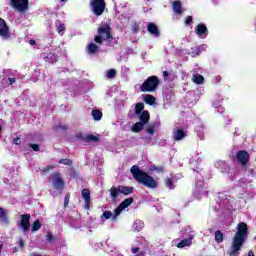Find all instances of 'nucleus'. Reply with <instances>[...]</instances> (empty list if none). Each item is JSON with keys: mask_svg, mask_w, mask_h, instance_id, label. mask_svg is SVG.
Returning a JSON list of instances; mask_svg holds the SVG:
<instances>
[{"mask_svg": "<svg viewBox=\"0 0 256 256\" xmlns=\"http://www.w3.org/2000/svg\"><path fill=\"white\" fill-rule=\"evenodd\" d=\"M140 29L139 23L133 22L132 23V33H137Z\"/></svg>", "mask_w": 256, "mask_h": 256, "instance_id": "40", "label": "nucleus"}, {"mask_svg": "<svg viewBox=\"0 0 256 256\" xmlns=\"http://www.w3.org/2000/svg\"><path fill=\"white\" fill-rule=\"evenodd\" d=\"M111 219V217H113V212L111 211H105L103 212L102 216H101V219Z\"/></svg>", "mask_w": 256, "mask_h": 256, "instance_id": "38", "label": "nucleus"}, {"mask_svg": "<svg viewBox=\"0 0 256 256\" xmlns=\"http://www.w3.org/2000/svg\"><path fill=\"white\" fill-rule=\"evenodd\" d=\"M174 141H182V139H185L187 137V133L182 128L177 129L174 134Z\"/></svg>", "mask_w": 256, "mask_h": 256, "instance_id": "17", "label": "nucleus"}, {"mask_svg": "<svg viewBox=\"0 0 256 256\" xmlns=\"http://www.w3.org/2000/svg\"><path fill=\"white\" fill-rule=\"evenodd\" d=\"M194 31L198 37H201L202 39H205L209 35V29L207 28V25L204 23H199L195 28Z\"/></svg>", "mask_w": 256, "mask_h": 256, "instance_id": "11", "label": "nucleus"}, {"mask_svg": "<svg viewBox=\"0 0 256 256\" xmlns=\"http://www.w3.org/2000/svg\"><path fill=\"white\" fill-rule=\"evenodd\" d=\"M3 251V244H0V253Z\"/></svg>", "mask_w": 256, "mask_h": 256, "instance_id": "56", "label": "nucleus"}, {"mask_svg": "<svg viewBox=\"0 0 256 256\" xmlns=\"http://www.w3.org/2000/svg\"><path fill=\"white\" fill-rule=\"evenodd\" d=\"M0 221L4 225H9V210L0 207Z\"/></svg>", "mask_w": 256, "mask_h": 256, "instance_id": "15", "label": "nucleus"}, {"mask_svg": "<svg viewBox=\"0 0 256 256\" xmlns=\"http://www.w3.org/2000/svg\"><path fill=\"white\" fill-rule=\"evenodd\" d=\"M67 129H69V127L67 125H58L56 127V130L59 131V130H62V131H67Z\"/></svg>", "mask_w": 256, "mask_h": 256, "instance_id": "43", "label": "nucleus"}, {"mask_svg": "<svg viewBox=\"0 0 256 256\" xmlns=\"http://www.w3.org/2000/svg\"><path fill=\"white\" fill-rule=\"evenodd\" d=\"M150 171H156V173H164L165 167H164V166H155V165H152V166L150 167Z\"/></svg>", "mask_w": 256, "mask_h": 256, "instance_id": "33", "label": "nucleus"}, {"mask_svg": "<svg viewBox=\"0 0 256 256\" xmlns=\"http://www.w3.org/2000/svg\"><path fill=\"white\" fill-rule=\"evenodd\" d=\"M85 135H83L82 133L76 134V139H80V141H84L85 143Z\"/></svg>", "mask_w": 256, "mask_h": 256, "instance_id": "46", "label": "nucleus"}, {"mask_svg": "<svg viewBox=\"0 0 256 256\" xmlns=\"http://www.w3.org/2000/svg\"><path fill=\"white\" fill-rule=\"evenodd\" d=\"M146 30L150 35H153L154 37H160L161 32L159 31V27H157V24L153 22H149L146 26Z\"/></svg>", "mask_w": 256, "mask_h": 256, "instance_id": "14", "label": "nucleus"}, {"mask_svg": "<svg viewBox=\"0 0 256 256\" xmlns=\"http://www.w3.org/2000/svg\"><path fill=\"white\" fill-rule=\"evenodd\" d=\"M193 237V235H190L189 238L181 240V242L177 244L178 249H183V247H191V245H193Z\"/></svg>", "mask_w": 256, "mask_h": 256, "instance_id": "16", "label": "nucleus"}, {"mask_svg": "<svg viewBox=\"0 0 256 256\" xmlns=\"http://www.w3.org/2000/svg\"><path fill=\"white\" fill-rule=\"evenodd\" d=\"M157 87H159V77L149 76L140 86V91L142 93H153L157 90Z\"/></svg>", "mask_w": 256, "mask_h": 256, "instance_id": "4", "label": "nucleus"}, {"mask_svg": "<svg viewBox=\"0 0 256 256\" xmlns=\"http://www.w3.org/2000/svg\"><path fill=\"white\" fill-rule=\"evenodd\" d=\"M172 9L176 15L183 14V6L181 5V1H174L172 4Z\"/></svg>", "mask_w": 256, "mask_h": 256, "instance_id": "19", "label": "nucleus"}, {"mask_svg": "<svg viewBox=\"0 0 256 256\" xmlns=\"http://www.w3.org/2000/svg\"><path fill=\"white\" fill-rule=\"evenodd\" d=\"M18 245L21 247V249H23V247H25V241H23V239H19Z\"/></svg>", "mask_w": 256, "mask_h": 256, "instance_id": "48", "label": "nucleus"}, {"mask_svg": "<svg viewBox=\"0 0 256 256\" xmlns=\"http://www.w3.org/2000/svg\"><path fill=\"white\" fill-rule=\"evenodd\" d=\"M106 77H108V79H115V77H117V71L115 69L108 70Z\"/></svg>", "mask_w": 256, "mask_h": 256, "instance_id": "35", "label": "nucleus"}, {"mask_svg": "<svg viewBox=\"0 0 256 256\" xmlns=\"http://www.w3.org/2000/svg\"><path fill=\"white\" fill-rule=\"evenodd\" d=\"M247 235H249V228L247 227V223L240 222L237 225V231L232 239L231 250L228 252L229 256H239L241 251V247L245 244V240L247 239Z\"/></svg>", "mask_w": 256, "mask_h": 256, "instance_id": "1", "label": "nucleus"}, {"mask_svg": "<svg viewBox=\"0 0 256 256\" xmlns=\"http://www.w3.org/2000/svg\"><path fill=\"white\" fill-rule=\"evenodd\" d=\"M89 5L93 15H96V17H101L107 7L105 0H90Z\"/></svg>", "mask_w": 256, "mask_h": 256, "instance_id": "5", "label": "nucleus"}, {"mask_svg": "<svg viewBox=\"0 0 256 256\" xmlns=\"http://www.w3.org/2000/svg\"><path fill=\"white\" fill-rule=\"evenodd\" d=\"M92 117H93L94 121H101V119L103 118V112H101V110H99V109H93Z\"/></svg>", "mask_w": 256, "mask_h": 256, "instance_id": "25", "label": "nucleus"}, {"mask_svg": "<svg viewBox=\"0 0 256 256\" xmlns=\"http://www.w3.org/2000/svg\"><path fill=\"white\" fill-rule=\"evenodd\" d=\"M163 75L165 78L169 77V72L168 71H163Z\"/></svg>", "mask_w": 256, "mask_h": 256, "instance_id": "53", "label": "nucleus"}, {"mask_svg": "<svg viewBox=\"0 0 256 256\" xmlns=\"http://www.w3.org/2000/svg\"><path fill=\"white\" fill-rule=\"evenodd\" d=\"M217 79H221V76H217Z\"/></svg>", "mask_w": 256, "mask_h": 256, "instance_id": "58", "label": "nucleus"}, {"mask_svg": "<svg viewBox=\"0 0 256 256\" xmlns=\"http://www.w3.org/2000/svg\"><path fill=\"white\" fill-rule=\"evenodd\" d=\"M46 237V241H48V243H51V241L55 240V236L53 235V233H48Z\"/></svg>", "mask_w": 256, "mask_h": 256, "instance_id": "42", "label": "nucleus"}, {"mask_svg": "<svg viewBox=\"0 0 256 256\" xmlns=\"http://www.w3.org/2000/svg\"><path fill=\"white\" fill-rule=\"evenodd\" d=\"M29 43L30 45H37V42L35 40H30Z\"/></svg>", "mask_w": 256, "mask_h": 256, "instance_id": "55", "label": "nucleus"}, {"mask_svg": "<svg viewBox=\"0 0 256 256\" xmlns=\"http://www.w3.org/2000/svg\"><path fill=\"white\" fill-rule=\"evenodd\" d=\"M125 211L120 205L114 210V217H119L121 215V212Z\"/></svg>", "mask_w": 256, "mask_h": 256, "instance_id": "39", "label": "nucleus"}, {"mask_svg": "<svg viewBox=\"0 0 256 256\" xmlns=\"http://www.w3.org/2000/svg\"><path fill=\"white\" fill-rule=\"evenodd\" d=\"M155 129H157V122H153L146 128L148 135H155Z\"/></svg>", "mask_w": 256, "mask_h": 256, "instance_id": "28", "label": "nucleus"}, {"mask_svg": "<svg viewBox=\"0 0 256 256\" xmlns=\"http://www.w3.org/2000/svg\"><path fill=\"white\" fill-rule=\"evenodd\" d=\"M10 5L15 11L25 13L29 9V0H10Z\"/></svg>", "mask_w": 256, "mask_h": 256, "instance_id": "7", "label": "nucleus"}, {"mask_svg": "<svg viewBox=\"0 0 256 256\" xmlns=\"http://www.w3.org/2000/svg\"><path fill=\"white\" fill-rule=\"evenodd\" d=\"M191 23H193V16H188V17L185 19V24H186V25H191Z\"/></svg>", "mask_w": 256, "mask_h": 256, "instance_id": "45", "label": "nucleus"}, {"mask_svg": "<svg viewBox=\"0 0 256 256\" xmlns=\"http://www.w3.org/2000/svg\"><path fill=\"white\" fill-rule=\"evenodd\" d=\"M145 127V124H143L142 122H136L132 127H131V131L133 133H141V131H143Z\"/></svg>", "mask_w": 256, "mask_h": 256, "instance_id": "22", "label": "nucleus"}, {"mask_svg": "<svg viewBox=\"0 0 256 256\" xmlns=\"http://www.w3.org/2000/svg\"><path fill=\"white\" fill-rule=\"evenodd\" d=\"M58 163L60 165H67L68 167H71V165H73V160L69 158H65V159H60Z\"/></svg>", "mask_w": 256, "mask_h": 256, "instance_id": "32", "label": "nucleus"}, {"mask_svg": "<svg viewBox=\"0 0 256 256\" xmlns=\"http://www.w3.org/2000/svg\"><path fill=\"white\" fill-rule=\"evenodd\" d=\"M204 81L205 78L203 77V75H197L194 77V83H196L197 85L203 84Z\"/></svg>", "mask_w": 256, "mask_h": 256, "instance_id": "37", "label": "nucleus"}, {"mask_svg": "<svg viewBox=\"0 0 256 256\" xmlns=\"http://www.w3.org/2000/svg\"><path fill=\"white\" fill-rule=\"evenodd\" d=\"M31 214H22L20 220V226L22 227L23 231H29L31 229Z\"/></svg>", "mask_w": 256, "mask_h": 256, "instance_id": "12", "label": "nucleus"}, {"mask_svg": "<svg viewBox=\"0 0 256 256\" xmlns=\"http://www.w3.org/2000/svg\"><path fill=\"white\" fill-rule=\"evenodd\" d=\"M82 199H84L85 209H91V191L87 188L82 189Z\"/></svg>", "mask_w": 256, "mask_h": 256, "instance_id": "13", "label": "nucleus"}, {"mask_svg": "<svg viewBox=\"0 0 256 256\" xmlns=\"http://www.w3.org/2000/svg\"><path fill=\"white\" fill-rule=\"evenodd\" d=\"M46 60L51 61L52 63H57V55H55L53 53H49L46 56Z\"/></svg>", "mask_w": 256, "mask_h": 256, "instance_id": "36", "label": "nucleus"}, {"mask_svg": "<svg viewBox=\"0 0 256 256\" xmlns=\"http://www.w3.org/2000/svg\"><path fill=\"white\" fill-rule=\"evenodd\" d=\"M189 55H191V57H198V55H201V48L199 46L192 47Z\"/></svg>", "mask_w": 256, "mask_h": 256, "instance_id": "30", "label": "nucleus"}, {"mask_svg": "<svg viewBox=\"0 0 256 256\" xmlns=\"http://www.w3.org/2000/svg\"><path fill=\"white\" fill-rule=\"evenodd\" d=\"M236 159L240 163V165L245 166L247 163H249V160L251 159V155H249V152L246 150H240L236 154Z\"/></svg>", "mask_w": 256, "mask_h": 256, "instance_id": "10", "label": "nucleus"}, {"mask_svg": "<svg viewBox=\"0 0 256 256\" xmlns=\"http://www.w3.org/2000/svg\"><path fill=\"white\" fill-rule=\"evenodd\" d=\"M155 101L156 98L153 95L148 94L144 97V103L147 105H155Z\"/></svg>", "mask_w": 256, "mask_h": 256, "instance_id": "31", "label": "nucleus"}, {"mask_svg": "<svg viewBox=\"0 0 256 256\" xmlns=\"http://www.w3.org/2000/svg\"><path fill=\"white\" fill-rule=\"evenodd\" d=\"M143 109H145V104L143 102L136 103L135 115H141L143 112Z\"/></svg>", "mask_w": 256, "mask_h": 256, "instance_id": "29", "label": "nucleus"}, {"mask_svg": "<svg viewBox=\"0 0 256 256\" xmlns=\"http://www.w3.org/2000/svg\"><path fill=\"white\" fill-rule=\"evenodd\" d=\"M99 136H95L93 134H87L85 136V143H99Z\"/></svg>", "mask_w": 256, "mask_h": 256, "instance_id": "24", "label": "nucleus"}, {"mask_svg": "<svg viewBox=\"0 0 256 256\" xmlns=\"http://www.w3.org/2000/svg\"><path fill=\"white\" fill-rule=\"evenodd\" d=\"M53 168H54L53 166L45 167V168H43V172H44V173H49V170H50V169H53Z\"/></svg>", "mask_w": 256, "mask_h": 256, "instance_id": "51", "label": "nucleus"}, {"mask_svg": "<svg viewBox=\"0 0 256 256\" xmlns=\"http://www.w3.org/2000/svg\"><path fill=\"white\" fill-rule=\"evenodd\" d=\"M3 131V126L0 125V133Z\"/></svg>", "mask_w": 256, "mask_h": 256, "instance_id": "57", "label": "nucleus"}, {"mask_svg": "<svg viewBox=\"0 0 256 256\" xmlns=\"http://www.w3.org/2000/svg\"><path fill=\"white\" fill-rule=\"evenodd\" d=\"M130 173L132 174L133 179L147 187L148 189H157L159 187V183L153 176L148 175L147 172L139 169L138 165H133L130 169Z\"/></svg>", "mask_w": 256, "mask_h": 256, "instance_id": "2", "label": "nucleus"}, {"mask_svg": "<svg viewBox=\"0 0 256 256\" xmlns=\"http://www.w3.org/2000/svg\"><path fill=\"white\" fill-rule=\"evenodd\" d=\"M28 147H30L32 149V151H40V147L39 144H33V143H29Z\"/></svg>", "mask_w": 256, "mask_h": 256, "instance_id": "41", "label": "nucleus"}, {"mask_svg": "<svg viewBox=\"0 0 256 256\" xmlns=\"http://www.w3.org/2000/svg\"><path fill=\"white\" fill-rule=\"evenodd\" d=\"M97 33L98 35L94 36V41L97 45H103V41H113L110 24L101 23L97 28Z\"/></svg>", "mask_w": 256, "mask_h": 256, "instance_id": "3", "label": "nucleus"}, {"mask_svg": "<svg viewBox=\"0 0 256 256\" xmlns=\"http://www.w3.org/2000/svg\"><path fill=\"white\" fill-rule=\"evenodd\" d=\"M214 239L216 243L219 245L223 243V241H225V235L223 234V232H221V230H217L215 231Z\"/></svg>", "mask_w": 256, "mask_h": 256, "instance_id": "21", "label": "nucleus"}, {"mask_svg": "<svg viewBox=\"0 0 256 256\" xmlns=\"http://www.w3.org/2000/svg\"><path fill=\"white\" fill-rule=\"evenodd\" d=\"M131 252L135 255L137 253H139V247H132L131 248Z\"/></svg>", "mask_w": 256, "mask_h": 256, "instance_id": "49", "label": "nucleus"}, {"mask_svg": "<svg viewBox=\"0 0 256 256\" xmlns=\"http://www.w3.org/2000/svg\"><path fill=\"white\" fill-rule=\"evenodd\" d=\"M135 188L133 186H123L119 185L118 187L113 186L110 188V196L112 199H117L119 195H131L133 194Z\"/></svg>", "mask_w": 256, "mask_h": 256, "instance_id": "6", "label": "nucleus"}, {"mask_svg": "<svg viewBox=\"0 0 256 256\" xmlns=\"http://www.w3.org/2000/svg\"><path fill=\"white\" fill-rule=\"evenodd\" d=\"M13 144L14 145H21V138L20 137H16L13 139Z\"/></svg>", "mask_w": 256, "mask_h": 256, "instance_id": "47", "label": "nucleus"}, {"mask_svg": "<svg viewBox=\"0 0 256 256\" xmlns=\"http://www.w3.org/2000/svg\"><path fill=\"white\" fill-rule=\"evenodd\" d=\"M52 187H54L56 191H62V189H65V180L61 178V173L54 172L52 174Z\"/></svg>", "mask_w": 256, "mask_h": 256, "instance_id": "8", "label": "nucleus"}, {"mask_svg": "<svg viewBox=\"0 0 256 256\" xmlns=\"http://www.w3.org/2000/svg\"><path fill=\"white\" fill-rule=\"evenodd\" d=\"M88 55H96L99 52V46L95 43H89L86 47Z\"/></svg>", "mask_w": 256, "mask_h": 256, "instance_id": "18", "label": "nucleus"}, {"mask_svg": "<svg viewBox=\"0 0 256 256\" xmlns=\"http://www.w3.org/2000/svg\"><path fill=\"white\" fill-rule=\"evenodd\" d=\"M58 23V28H57V33L63 37V35H65V31L67 29V27L65 26V23H61L60 20H57Z\"/></svg>", "mask_w": 256, "mask_h": 256, "instance_id": "26", "label": "nucleus"}, {"mask_svg": "<svg viewBox=\"0 0 256 256\" xmlns=\"http://www.w3.org/2000/svg\"><path fill=\"white\" fill-rule=\"evenodd\" d=\"M60 1H62V2H63V1H67V0H60Z\"/></svg>", "mask_w": 256, "mask_h": 256, "instance_id": "59", "label": "nucleus"}, {"mask_svg": "<svg viewBox=\"0 0 256 256\" xmlns=\"http://www.w3.org/2000/svg\"><path fill=\"white\" fill-rule=\"evenodd\" d=\"M140 123H143V125H147L149 123V119H151V114H149V111L144 110L141 114H139Z\"/></svg>", "mask_w": 256, "mask_h": 256, "instance_id": "20", "label": "nucleus"}, {"mask_svg": "<svg viewBox=\"0 0 256 256\" xmlns=\"http://www.w3.org/2000/svg\"><path fill=\"white\" fill-rule=\"evenodd\" d=\"M135 203V199L133 197L124 199L119 205L125 210L130 205H133Z\"/></svg>", "mask_w": 256, "mask_h": 256, "instance_id": "23", "label": "nucleus"}, {"mask_svg": "<svg viewBox=\"0 0 256 256\" xmlns=\"http://www.w3.org/2000/svg\"><path fill=\"white\" fill-rule=\"evenodd\" d=\"M165 186L172 191L173 189H175V183L173 182V178L172 177H167L164 181Z\"/></svg>", "mask_w": 256, "mask_h": 256, "instance_id": "27", "label": "nucleus"}, {"mask_svg": "<svg viewBox=\"0 0 256 256\" xmlns=\"http://www.w3.org/2000/svg\"><path fill=\"white\" fill-rule=\"evenodd\" d=\"M8 81H9V85H14V83L17 82L15 78H8Z\"/></svg>", "mask_w": 256, "mask_h": 256, "instance_id": "50", "label": "nucleus"}, {"mask_svg": "<svg viewBox=\"0 0 256 256\" xmlns=\"http://www.w3.org/2000/svg\"><path fill=\"white\" fill-rule=\"evenodd\" d=\"M69 205V197H65V200H64V206L67 207Z\"/></svg>", "mask_w": 256, "mask_h": 256, "instance_id": "52", "label": "nucleus"}, {"mask_svg": "<svg viewBox=\"0 0 256 256\" xmlns=\"http://www.w3.org/2000/svg\"><path fill=\"white\" fill-rule=\"evenodd\" d=\"M137 225H141V221H136V222H134V224H133V227H134V229H135L136 231H141V226L139 227V226H137Z\"/></svg>", "mask_w": 256, "mask_h": 256, "instance_id": "44", "label": "nucleus"}, {"mask_svg": "<svg viewBox=\"0 0 256 256\" xmlns=\"http://www.w3.org/2000/svg\"><path fill=\"white\" fill-rule=\"evenodd\" d=\"M248 256H255V252H253V250H250V251L248 252Z\"/></svg>", "mask_w": 256, "mask_h": 256, "instance_id": "54", "label": "nucleus"}, {"mask_svg": "<svg viewBox=\"0 0 256 256\" xmlns=\"http://www.w3.org/2000/svg\"><path fill=\"white\" fill-rule=\"evenodd\" d=\"M0 37L7 41V39H11V32L9 31V25H7V22L5 19L0 17Z\"/></svg>", "mask_w": 256, "mask_h": 256, "instance_id": "9", "label": "nucleus"}, {"mask_svg": "<svg viewBox=\"0 0 256 256\" xmlns=\"http://www.w3.org/2000/svg\"><path fill=\"white\" fill-rule=\"evenodd\" d=\"M41 229V221L36 220L32 224V233H35V231H39Z\"/></svg>", "mask_w": 256, "mask_h": 256, "instance_id": "34", "label": "nucleus"}]
</instances>
